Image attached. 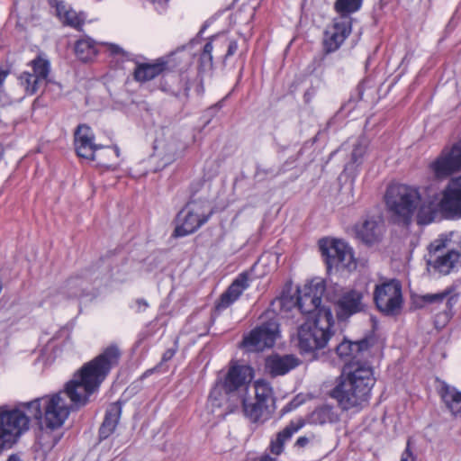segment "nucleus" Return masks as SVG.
Instances as JSON below:
<instances>
[{"mask_svg": "<svg viewBox=\"0 0 461 461\" xmlns=\"http://www.w3.org/2000/svg\"><path fill=\"white\" fill-rule=\"evenodd\" d=\"M119 348L111 345L90 362L85 364L68 381L65 389L14 407L0 406V453L11 448L29 429L30 419H43L47 429L60 428L73 407L87 403L89 396L104 382L111 368L120 359Z\"/></svg>", "mask_w": 461, "mask_h": 461, "instance_id": "1", "label": "nucleus"}, {"mask_svg": "<svg viewBox=\"0 0 461 461\" xmlns=\"http://www.w3.org/2000/svg\"><path fill=\"white\" fill-rule=\"evenodd\" d=\"M385 203L393 221L404 225L411 223L414 217L419 224H429L435 220L438 209L461 213V176L450 180L440 201L431 187L399 184L387 189Z\"/></svg>", "mask_w": 461, "mask_h": 461, "instance_id": "2", "label": "nucleus"}, {"mask_svg": "<svg viewBox=\"0 0 461 461\" xmlns=\"http://www.w3.org/2000/svg\"><path fill=\"white\" fill-rule=\"evenodd\" d=\"M369 347L367 339L357 342L344 339L336 347V353L340 358L352 357L331 394L343 410L362 407L369 400L375 384L373 368L367 362L358 359L368 355Z\"/></svg>", "mask_w": 461, "mask_h": 461, "instance_id": "3", "label": "nucleus"}, {"mask_svg": "<svg viewBox=\"0 0 461 461\" xmlns=\"http://www.w3.org/2000/svg\"><path fill=\"white\" fill-rule=\"evenodd\" d=\"M334 319L330 309L321 310L319 317L308 318L297 332V346L303 353H312L323 348L332 332Z\"/></svg>", "mask_w": 461, "mask_h": 461, "instance_id": "4", "label": "nucleus"}, {"mask_svg": "<svg viewBox=\"0 0 461 461\" xmlns=\"http://www.w3.org/2000/svg\"><path fill=\"white\" fill-rule=\"evenodd\" d=\"M449 239L440 235L428 247L426 255L427 271L431 276H447L461 267V247L458 249L448 248Z\"/></svg>", "mask_w": 461, "mask_h": 461, "instance_id": "5", "label": "nucleus"}, {"mask_svg": "<svg viewBox=\"0 0 461 461\" xmlns=\"http://www.w3.org/2000/svg\"><path fill=\"white\" fill-rule=\"evenodd\" d=\"M212 213V207L208 201L192 200L178 214L175 235L184 237L194 233L207 222Z\"/></svg>", "mask_w": 461, "mask_h": 461, "instance_id": "6", "label": "nucleus"}, {"mask_svg": "<svg viewBox=\"0 0 461 461\" xmlns=\"http://www.w3.org/2000/svg\"><path fill=\"white\" fill-rule=\"evenodd\" d=\"M366 294L365 289H344L338 285L327 288V298L335 303L337 315L340 320L365 311Z\"/></svg>", "mask_w": 461, "mask_h": 461, "instance_id": "7", "label": "nucleus"}, {"mask_svg": "<svg viewBox=\"0 0 461 461\" xmlns=\"http://www.w3.org/2000/svg\"><path fill=\"white\" fill-rule=\"evenodd\" d=\"M94 139L95 136L90 127L86 124L79 125L75 131V148L77 155L86 159L96 160L101 166L108 167L109 164L104 158H118L120 156L119 148L114 146L100 152L102 147L95 144Z\"/></svg>", "mask_w": 461, "mask_h": 461, "instance_id": "8", "label": "nucleus"}, {"mask_svg": "<svg viewBox=\"0 0 461 461\" xmlns=\"http://www.w3.org/2000/svg\"><path fill=\"white\" fill-rule=\"evenodd\" d=\"M320 249L329 269L334 267L351 271L357 267L352 249L341 240H321Z\"/></svg>", "mask_w": 461, "mask_h": 461, "instance_id": "9", "label": "nucleus"}, {"mask_svg": "<svg viewBox=\"0 0 461 461\" xmlns=\"http://www.w3.org/2000/svg\"><path fill=\"white\" fill-rule=\"evenodd\" d=\"M325 291L326 285L323 279L317 277L311 280L297 290L296 307L303 314L311 315L310 318L319 317L321 310L330 309L321 304Z\"/></svg>", "mask_w": 461, "mask_h": 461, "instance_id": "10", "label": "nucleus"}, {"mask_svg": "<svg viewBox=\"0 0 461 461\" xmlns=\"http://www.w3.org/2000/svg\"><path fill=\"white\" fill-rule=\"evenodd\" d=\"M278 336V322L275 318L266 317L259 326L243 338L241 346L248 351H262L273 347Z\"/></svg>", "mask_w": 461, "mask_h": 461, "instance_id": "11", "label": "nucleus"}, {"mask_svg": "<svg viewBox=\"0 0 461 461\" xmlns=\"http://www.w3.org/2000/svg\"><path fill=\"white\" fill-rule=\"evenodd\" d=\"M374 301L377 309L386 314H397L402 304V285L397 280H389L375 286Z\"/></svg>", "mask_w": 461, "mask_h": 461, "instance_id": "12", "label": "nucleus"}, {"mask_svg": "<svg viewBox=\"0 0 461 461\" xmlns=\"http://www.w3.org/2000/svg\"><path fill=\"white\" fill-rule=\"evenodd\" d=\"M252 378L253 369L249 366L234 363L230 366L222 383L226 393H237L241 399Z\"/></svg>", "mask_w": 461, "mask_h": 461, "instance_id": "13", "label": "nucleus"}, {"mask_svg": "<svg viewBox=\"0 0 461 461\" xmlns=\"http://www.w3.org/2000/svg\"><path fill=\"white\" fill-rule=\"evenodd\" d=\"M155 150L165 165L171 164L180 158L186 149V144L179 135L167 131L162 138L155 141Z\"/></svg>", "mask_w": 461, "mask_h": 461, "instance_id": "14", "label": "nucleus"}, {"mask_svg": "<svg viewBox=\"0 0 461 461\" xmlns=\"http://www.w3.org/2000/svg\"><path fill=\"white\" fill-rule=\"evenodd\" d=\"M430 168L437 177H446L461 170V140L450 149H443L440 156L430 165Z\"/></svg>", "mask_w": 461, "mask_h": 461, "instance_id": "15", "label": "nucleus"}, {"mask_svg": "<svg viewBox=\"0 0 461 461\" xmlns=\"http://www.w3.org/2000/svg\"><path fill=\"white\" fill-rule=\"evenodd\" d=\"M351 33V18L338 17L327 27L324 32L323 45L327 52L337 50Z\"/></svg>", "mask_w": 461, "mask_h": 461, "instance_id": "16", "label": "nucleus"}, {"mask_svg": "<svg viewBox=\"0 0 461 461\" xmlns=\"http://www.w3.org/2000/svg\"><path fill=\"white\" fill-rule=\"evenodd\" d=\"M31 64L32 73L23 72L19 77V81L24 87L26 93L32 95L46 82L50 73V62L39 56L32 60Z\"/></svg>", "mask_w": 461, "mask_h": 461, "instance_id": "17", "label": "nucleus"}, {"mask_svg": "<svg viewBox=\"0 0 461 461\" xmlns=\"http://www.w3.org/2000/svg\"><path fill=\"white\" fill-rule=\"evenodd\" d=\"M356 237L367 246L378 243L384 234L382 221L375 217L365 219L355 227Z\"/></svg>", "mask_w": 461, "mask_h": 461, "instance_id": "18", "label": "nucleus"}, {"mask_svg": "<svg viewBox=\"0 0 461 461\" xmlns=\"http://www.w3.org/2000/svg\"><path fill=\"white\" fill-rule=\"evenodd\" d=\"M241 402L245 416L253 423H265L272 418L276 409L256 400L254 402H248L244 397L241 398Z\"/></svg>", "mask_w": 461, "mask_h": 461, "instance_id": "19", "label": "nucleus"}, {"mask_svg": "<svg viewBox=\"0 0 461 461\" xmlns=\"http://www.w3.org/2000/svg\"><path fill=\"white\" fill-rule=\"evenodd\" d=\"M249 285V274L242 273L232 282L229 288L221 294L216 304L218 310L226 309L232 304Z\"/></svg>", "mask_w": 461, "mask_h": 461, "instance_id": "20", "label": "nucleus"}, {"mask_svg": "<svg viewBox=\"0 0 461 461\" xmlns=\"http://www.w3.org/2000/svg\"><path fill=\"white\" fill-rule=\"evenodd\" d=\"M438 394L453 416H461V392L456 387L441 382L438 388Z\"/></svg>", "mask_w": 461, "mask_h": 461, "instance_id": "21", "label": "nucleus"}, {"mask_svg": "<svg viewBox=\"0 0 461 461\" xmlns=\"http://www.w3.org/2000/svg\"><path fill=\"white\" fill-rule=\"evenodd\" d=\"M167 62L164 59H158L152 63L138 64L134 70V78L139 82L152 80L166 70Z\"/></svg>", "mask_w": 461, "mask_h": 461, "instance_id": "22", "label": "nucleus"}, {"mask_svg": "<svg viewBox=\"0 0 461 461\" xmlns=\"http://www.w3.org/2000/svg\"><path fill=\"white\" fill-rule=\"evenodd\" d=\"M50 5L55 7L59 19L66 25L78 28L84 23V18L62 0H50Z\"/></svg>", "mask_w": 461, "mask_h": 461, "instance_id": "23", "label": "nucleus"}, {"mask_svg": "<svg viewBox=\"0 0 461 461\" xmlns=\"http://www.w3.org/2000/svg\"><path fill=\"white\" fill-rule=\"evenodd\" d=\"M122 406L119 402H113L108 406L104 420L99 429V437L101 439H105L113 433L120 420Z\"/></svg>", "mask_w": 461, "mask_h": 461, "instance_id": "24", "label": "nucleus"}, {"mask_svg": "<svg viewBox=\"0 0 461 461\" xmlns=\"http://www.w3.org/2000/svg\"><path fill=\"white\" fill-rule=\"evenodd\" d=\"M297 358L286 355L273 356L267 360V367L273 375H283L298 366Z\"/></svg>", "mask_w": 461, "mask_h": 461, "instance_id": "25", "label": "nucleus"}, {"mask_svg": "<svg viewBox=\"0 0 461 461\" xmlns=\"http://www.w3.org/2000/svg\"><path fill=\"white\" fill-rule=\"evenodd\" d=\"M255 388V400L271 405L276 406V397L274 394L271 384L265 380H257L254 384Z\"/></svg>", "mask_w": 461, "mask_h": 461, "instance_id": "26", "label": "nucleus"}, {"mask_svg": "<svg viewBox=\"0 0 461 461\" xmlns=\"http://www.w3.org/2000/svg\"><path fill=\"white\" fill-rule=\"evenodd\" d=\"M61 293L68 298L84 296L86 294V282L80 277H71L61 287Z\"/></svg>", "mask_w": 461, "mask_h": 461, "instance_id": "27", "label": "nucleus"}, {"mask_svg": "<svg viewBox=\"0 0 461 461\" xmlns=\"http://www.w3.org/2000/svg\"><path fill=\"white\" fill-rule=\"evenodd\" d=\"M338 420L337 414L330 406H321L315 409L308 417V422L315 425H322L325 423H331Z\"/></svg>", "mask_w": 461, "mask_h": 461, "instance_id": "28", "label": "nucleus"}, {"mask_svg": "<svg viewBox=\"0 0 461 461\" xmlns=\"http://www.w3.org/2000/svg\"><path fill=\"white\" fill-rule=\"evenodd\" d=\"M75 52L78 59L88 61L97 54L96 43L90 38L78 40L75 46Z\"/></svg>", "mask_w": 461, "mask_h": 461, "instance_id": "29", "label": "nucleus"}, {"mask_svg": "<svg viewBox=\"0 0 461 461\" xmlns=\"http://www.w3.org/2000/svg\"><path fill=\"white\" fill-rule=\"evenodd\" d=\"M232 394L226 393L224 384L221 382H217L212 389L208 397V408L213 412L216 408H220L225 402L227 395Z\"/></svg>", "mask_w": 461, "mask_h": 461, "instance_id": "30", "label": "nucleus"}, {"mask_svg": "<svg viewBox=\"0 0 461 461\" xmlns=\"http://www.w3.org/2000/svg\"><path fill=\"white\" fill-rule=\"evenodd\" d=\"M363 0H337L334 8L339 17H349V14L358 11L362 5Z\"/></svg>", "mask_w": 461, "mask_h": 461, "instance_id": "31", "label": "nucleus"}, {"mask_svg": "<svg viewBox=\"0 0 461 461\" xmlns=\"http://www.w3.org/2000/svg\"><path fill=\"white\" fill-rule=\"evenodd\" d=\"M369 146V141L365 137H360L357 140L353 146L351 153V162L360 165L363 162V158L366 154Z\"/></svg>", "mask_w": 461, "mask_h": 461, "instance_id": "32", "label": "nucleus"}, {"mask_svg": "<svg viewBox=\"0 0 461 461\" xmlns=\"http://www.w3.org/2000/svg\"><path fill=\"white\" fill-rule=\"evenodd\" d=\"M305 424L303 419L292 420L286 427L276 434V437L282 439L283 442L288 441L292 436L301 429Z\"/></svg>", "mask_w": 461, "mask_h": 461, "instance_id": "33", "label": "nucleus"}, {"mask_svg": "<svg viewBox=\"0 0 461 461\" xmlns=\"http://www.w3.org/2000/svg\"><path fill=\"white\" fill-rule=\"evenodd\" d=\"M452 297L450 296V293L447 291H444L441 293H436V294H427L420 297V300L424 303H440L446 301L447 306L450 304Z\"/></svg>", "mask_w": 461, "mask_h": 461, "instance_id": "34", "label": "nucleus"}, {"mask_svg": "<svg viewBox=\"0 0 461 461\" xmlns=\"http://www.w3.org/2000/svg\"><path fill=\"white\" fill-rule=\"evenodd\" d=\"M59 436H51L49 431H42L39 440L41 446L46 449H51L59 440Z\"/></svg>", "mask_w": 461, "mask_h": 461, "instance_id": "35", "label": "nucleus"}, {"mask_svg": "<svg viewBox=\"0 0 461 461\" xmlns=\"http://www.w3.org/2000/svg\"><path fill=\"white\" fill-rule=\"evenodd\" d=\"M285 442L282 441L279 438L276 437L275 439H272L269 445L270 452L276 456H279L284 451Z\"/></svg>", "mask_w": 461, "mask_h": 461, "instance_id": "36", "label": "nucleus"}, {"mask_svg": "<svg viewBox=\"0 0 461 461\" xmlns=\"http://www.w3.org/2000/svg\"><path fill=\"white\" fill-rule=\"evenodd\" d=\"M106 50L113 56H127V52L117 44L104 43Z\"/></svg>", "mask_w": 461, "mask_h": 461, "instance_id": "37", "label": "nucleus"}, {"mask_svg": "<svg viewBox=\"0 0 461 461\" xmlns=\"http://www.w3.org/2000/svg\"><path fill=\"white\" fill-rule=\"evenodd\" d=\"M212 50H213L212 43L207 42L203 47V50L202 53V59L204 61L207 60L208 62H212Z\"/></svg>", "mask_w": 461, "mask_h": 461, "instance_id": "38", "label": "nucleus"}, {"mask_svg": "<svg viewBox=\"0 0 461 461\" xmlns=\"http://www.w3.org/2000/svg\"><path fill=\"white\" fill-rule=\"evenodd\" d=\"M237 50H238V43H237V41H230L229 45H228V50H227L226 58L234 55L235 52L237 51Z\"/></svg>", "mask_w": 461, "mask_h": 461, "instance_id": "39", "label": "nucleus"}, {"mask_svg": "<svg viewBox=\"0 0 461 461\" xmlns=\"http://www.w3.org/2000/svg\"><path fill=\"white\" fill-rule=\"evenodd\" d=\"M400 461H414V457L409 448V445L407 446L406 449L402 454Z\"/></svg>", "mask_w": 461, "mask_h": 461, "instance_id": "40", "label": "nucleus"}, {"mask_svg": "<svg viewBox=\"0 0 461 461\" xmlns=\"http://www.w3.org/2000/svg\"><path fill=\"white\" fill-rule=\"evenodd\" d=\"M135 304L138 312H143L149 306L148 303L144 299H137Z\"/></svg>", "mask_w": 461, "mask_h": 461, "instance_id": "41", "label": "nucleus"}, {"mask_svg": "<svg viewBox=\"0 0 461 461\" xmlns=\"http://www.w3.org/2000/svg\"><path fill=\"white\" fill-rule=\"evenodd\" d=\"M309 442L310 438L308 437H299L295 442V446L298 447H305L309 444Z\"/></svg>", "mask_w": 461, "mask_h": 461, "instance_id": "42", "label": "nucleus"}, {"mask_svg": "<svg viewBox=\"0 0 461 461\" xmlns=\"http://www.w3.org/2000/svg\"><path fill=\"white\" fill-rule=\"evenodd\" d=\"M175 352H176V350L171 349V348L166 350L162 356V361L167 362V361L170 360L174 357Z\"/></svg>", "mask_w": 461, "mask_h": 461, "instance_id": "43", "label": "nucleus"}, {"mask_svg": "<svg viewBox=\"0 0 461 461\" xmlns=\"http://www.w3.org/2000/svg\"><path fill=\"white\" fill-rule=\"evenodd\" d=\"M8 74L7 70L0 69V93L3 92V85Z\"/></svg>", "mask_w": 461, "mask_h": 461, "instance_id": "44", "label": "nucleus"}, {"mask_svg": "<svg viewBox=\"0 0 461 461\" xmlns=\"http://www.w3.org/2000/svg\"><path fill=\"white\" fill-rule=\"evenodd\" d=\"M0 102H2L4 104H8L11 103V99L7 95V94L5 92L4 88H3V92L0 93Z\"/></svg>", "mask_w": 461, "mask_h": 461, "instance_id": "45", "label": "nucleus"}, {"mask_svg": "<svg viewBox=\"0 0 461 461\" xmlns=\"http://www.w3.org/2000/svg\"><path fill=\"white\" fill-rule=\"evenodd\" d=\"M253 461H278L276 457H272L269 455H263Z\"/></svg>", "mask_w": 461, "mask_h": 461, "instance_id": "46", "label": "nucleus"}, {"mask_svg": "<svg viewBox=\"0 0 461 461\" xmlns=\"http://www.w3.org/2000/svg\"><path fill=\"white\" fill-rule=\"evenodd\" d=\"M293 409V402L288 403L286 406L284 407L283 411L288 412Z\"/></svg>", "mask_w": 461, "mask_h": 461, "instance_id": "47", "label": "nucleus"}, {"mask_svg": "<svg viewBox=\"0 0 461 461\" xmlns=\"http://www.w3.org/2000/svg\"><path fill=\"white\" fill-rule=\"evenodd\" d=\"M7 461H22L20 457L16 455H12L9 456Z\"/></svg>", "mask_w": 461, "mask_h": 461, "instance_id": "48", "label": "nucleus"}, {"mask_svg": "<svg viewBox=\"0 0 461 461\" xmlns=\"http://www.w3.org/2000/svg\"><path fill=\"white\" fill-rule=\"evenodd\" d=\"M285 300H286V299H285V298L283 299V301H282L283 305H285Z\"/></svg>", "mask_w": 461, "mask_h": 461, "instance_id": "49", "label": "nucleus"}, {"mask_svg": "<svg viewBox=\"0 0 461 461\" xmlns=\"http://www.w3.org/2000/svg\"><path fill=\"white\" fill-rule=\"evenodd\" d=\"M159 1L162 2V3H167V0H159Z\"/></svg>", "mask_w": 461, "mask_h": 461, "instance_id": "50", "label": "nucleus"}]
</instances>
